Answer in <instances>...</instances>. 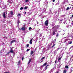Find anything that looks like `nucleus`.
<instances>
[{
    "label": "nucleus",
    "mask_w": 73,
    "mask_h": 73,
    "mask_svg": "<svg viewBox=\"0 0 73 73\" xmlns=\"http://www.w3.org/2000/svg\"><path fill=\"white\" fill-rule=\"evenodd\" d=\"M44 24L46 26H48V20H47L45 22Z\"/></svg>",
    "instance_id": "obj_1"
},
{
    "label": "nucleus",
    "mask_w": 73,
    "mask_h": 73,
    "mask_svg": "<svg viewBox=\"0 0 73 73\" xmlns=\"http://www.w3.org/2000/svg\"><path fill=\"white\" fill-rule=\"evenodd\" d=\"M33 38H32L30 40L29 43L30 44H32V40H33Z\"/></svg>",
    "instance_id": "obj_2"
},
{
    "label": "nucleus",
    "mask_w": 73,
    "mask_h": 73,
    "mask_svg": "<svg viewBox=\"0 0 73 73\" xmlns=\"http://www.w3.org/2000/svg\"><path fill=\"white\" fill-rule=\"evenodd\" d=\"M21 29L22 30V31H25V26L24 27H22Z\"/></svg>",
    "instance_id": "obj_3"
},
{
    "label": "nucleus",
    "mask_w": 73,
    "mask_h": 73,
    "mask_svg": "<svg viewBox=\"0 0 73 73\" xmlns=\"http://www.w3.org/2000/svg\"><path fill=\"white\" fill-rule=\"evenodd\" d=\"M11 50L10 51V53H14V52H13V51L12 50V48H11L10 49Z\"/></svg>",
    "instance_id": "obj_4"
},
{
    "label": "nucleus",
    "mask_w": 73,
    "mask_h": 73,
    "mask_svg": "<svg viewBox=\"0 0 73 73\" xmlns=\"http://www.w3.org/2000/svg\"><path fill=\"white\" fill-rule=\"evenodd\" d=\"M3 17L4 19H5V18H6V16H5V12H3Z\"/></svg>",
    "instance_id": "obj_5"
},
{
    "label": "nucleus",
    "mask_w": 73,
    "mask_h": 73,
    "mask_svg": "<svg viewBox=\"0 0 73 73\" xmlns=\"http://www.w3.org/2000/svg\"><path fill=\"white\" fill-rule=\"evenodd\" d=\"M47 62H46L45 63H44L43 65L41 66L42 67H44V66H46V65H47Z\"/></svg>",
    "instance_id": "obj_6"
},
{
    "label": "nucleus",
    "mask_w": 73,
    "mask_h": 73,
    "mask_svg": "<svg viewBox=\"0 0 73 73\" xmlns=\"http://www.w3.org/2000/svg\"><path fill=\"white\" fill-rule=\"evenodd\" d=\"M67 71H68V70L64 69L63 71V73H66V72H67Z\"/></svg>",
    "instance_id": "obj_7"
},
{
    "label": "nucleus",
    "mask_w": 73,
    "mask_h": 73,
    "mask_svg": "<svg viewBox=\"0 0 73 73\" xmlns=\"http://www.w3.org/2000/svg\"><path fill=\"white\" fill-rule=\"evenodd\" d=\"M16 42V40H13L11 42V44H12V43H13V42Z\"/></svg>",
    "instance_id": "obj_8"
},
{
    "label": "nucleus",
    "mask_w": 73,
    "mask_h": 73,
    "mask_svg": "<svg viewBox=\"0 0 73 73\" xmlns=\"http://www.w3.org/2000/svg\"><path fill=\"white\" fill-rule=\"evenodd\" d=\"M31 61H32V59H30L29 60V62L28 63V64H30V62H31Z\"/></svg>",
    "instance_id": "obj_9"
},
{
    "label": "nucleus",
    "mask_w": 73,
    "mask_h": 73,
    "mask_svg": "<svg viewBox=\"0 0 73 73\" xmlns=\"http://www.w3.org/2000/svg\"><path fill=\"white\" fill-rule=\"evenodd\" d=\"M33 53H34V52H33V51H31V53H30V54L31 55H32V54H33Z\"/></svg>",
    "instance_id": "obj_10"
},
{
    "label": "nucleus",
    "mask_w": 73,
    "mask_h": 73,
    "mask_svg": "<svg viewBox=\"0 0 73 73\" xmlns=\"http://www.w3.org/2000/svg\"><path fill=\"white\" fill-rule=\"evenodd\" d=\"M48 66H49V65H47V66H46L44 68L45 70H46V69H47L48 68L47 67H48Z\"/></svg>",
    "instance_id": "obj_11"
},
{
    "label": "nucleus",
    "mask_w": 73,
    "mask_h": 73,
    "mask_svg": "<svg viewBox=\"0 0 73 73\" xmlns=\"http://www.w3.org/2000/svg\"><path fill=\"white\" fill-rule=\"evenodd\" d=\"M65 68L66 69H68V68H69V66L68 65L66 66H65Z\"/></svg>",
    "instance_id": "obj_12"
},
{
    "label": "nucleus",
    "mask_w": 73,
    "mask_h": 73,
    "mask_svg": "<svg viewBox=\"0 0 73 73\" xmlns=\"http://www.w3.org/2000/svg\"><path fill=\"white\" fill-rule=\"evenodd\" d=\"M61 58L60 57L59 58L58 60V61H60V60H61Z\"/></svg>",
    "instance_id": "obj_13"
},
{
    "label": "nucleus",
    "mask_w": 73,
    "mask_h": 73,
    "mask_svg": "<svg viewBox=\"0 0 73 73\" xmlns=\"http://www.w3.org/2000/svg\"><path fill=\"white\" fill-rule=\"evenodd\" d=\"M28 8V7L27 6H26L24 8V9L25 10Z\"/></svg>",
    "instance_id": "obj_14"
},
{
    "label": "nucleus",
    "mask_w": 73,
    "mask_h": 73,
    "mask_svg": "<svg viewBox=\"0 0 73 73\" xmlns=\"http://www.w3.org/2000/svg\"><path fill=\"white\" fill-rule=\"evenodd\" d=\"M10 13L11 15H13V11H11Z\"/></svg>",
    "instance_id": "obj_15"
},
{
    "label": "nucleus",
    "mask_w": 73,
    "mask_h": 73,
    "mask_svg": "<svg viewBox=\"0 0 73 73\" xmlns=\"http://www.w3.org/2000/svg\"><path fill=\"white\" fill-rule=\"evenodd\" d=\"M52 34V35H55V32H54V31H53Z\"/></svg>",
    "instance_id": "obj_16"
},
{
    "label": "nucleus",
    "mask_w": 73,
    "mask_h": 73,
    "mask_svg": "<svg viewBox=\"0 0 73 73\" xmlns=\"http://www.w3.org/2000/svg\"><path fill=\"white\" fill-rule=\"evenodd\" d=\"M70 8H69V7H67L66 9V11H68V10H69V9H70Z\"/></svg>",
    "instance_id": "obj_17"
},
{
    "label": "nucleus",
    "mask_w": 73,
    "mask_h": 73,
    "mask_svg": "<svg viewBox=\"0 0 73 73\" xmlns=\"http://www.w3.org/2000/svg\"><path fill=\"white\" fill-rule=\"evenodd\" d=\"M53 31L54 32H57V29H54Z\"/></svg>",
    "instance_id": "obj_18"
},
{
    "label": "nucleus",
    "mask_w": 73,
    "mask_h": 73,
    "mask_svg": "<svg viewBox=\"0 0 73 73\" xmlns=\"http://www.w3.org/2000/svg\"><path fill=\"white\" fill-rule=\"evenodd\" d=\"M20 64V61H19L18 63V65H19Z\"/></svg>",
    "instance_id": "obj_19"
},
{
    "label": "nucleus",
    "mask_w": 73,
    "mask_h": 73,
    "mask_svg": "<svg viewBox=\"0 0 73 73\" xmlns=\"http://www.w3.org/2000/svg\"><path fill=\"white\" fill-rule=\"evenodd\" d=\"M45 57H42V58L41 59V60H43V59H45Z\"/></svg>",
    "instance_id": "obj_20"
},
{
    "label": "nucleus",
    "mask_w": 73,
    "mask_h": 73,
    "mask_svg": "<svg viewBox=\"0 0 73 73\" xmlns=\"http://www.w3.org/2000/svg\"><path fill=\"white\" fill-rule=\"evenodd\" d=\"M58 36H59L58 33H57L56 34V37H58Z\"/></svg>",
    "instance_id": "obj_21"
},
{
    "label": "nucleus",
    "mask_w": 73,
    "mask_h": 73,
    "mask_svg": "<svg viewBox=\"0 0 73 73\" xmlns=\"http://www.w3.org/2000/svg\"><path fill=\"white\" fill-rule=\"evenodd\" d=\"M10 51H9V52H8V53H7V54H6V55H8V54H9V53H10Z\"/></svg>",
    "instance_id": "obj_22"
},
{
    "label": "nucleus",
    "mask_w": 73,
    "mask_h": 73,
    "mask_svg": "<svg viewBox=\"0 0 73 73\" xmlns=\"http://www.w3.org/2000/svg\"><path fill=\"white\" fill-rule=\"evenodd\" d=\"M29 1V0H25V3H27Z\"/></svg>",
    "instance_id": "obj_23"
},
{
    "label": "nucleus",
    "mask_w": 73,
    "mask_h": 73,
    "mask_svg": "<svg viewBox=\"0 0 73 73\" xmlns=\"http://www.w3.org/2000/svg\"><path fill=\"white\" fill-rule=\"evenodd\" d=\"M20 10H23V7H21L20 8Z\"/></svg>",
    "instance_id": "obj_24"
},
{
    "label": "nucleus",
    "mask_w": 73,
    "mask_h": 73,
    "mask_svg": "<svg viewBox=\"0 0 73 73\" xmlns=\"http://www.w3.org/2000/svg\"><path fill=\"white\" fill-rule=\"evenodd\" d=\"M72 44V42L71 41L68 44Z\"/></svg>",
    "instance_id": "obj_25"
},
{
    "label": "nucleus",
    "mask_w": 73,
    "mask_h": 73,
    "mask_svg": "<svg viewBox=\"0 0 73 73\" xmlns=\"http://www.w3.org/2000/svg\"><path fill=\"white\" fill-rule=\"evenodd\" d=\"M27 47H29V44H27Z\"/></svg>",
    "instance_id": "obj_26"
},
{
    "label": "nucleus",
    "mask_w": 73,
    "mask_h": 73,
    "mask_svg": "<svg viewBox=\"0 0 73 73\" xmlns=\"http://www.w3.org/2000/svg\"><path fill=\"white\" fill-rule=\"evenodd\" d=\"M56 27V26H55L54 27H53L52 28V29H54V28H55V27Z\"/></svg>",
    "instance_id": "obj_27"
},
{
    "label": "nucleus",
    "mask_w": 73,
    "mask_h": 73,
    "mask_svg": "<svg viewBox=\"0 0 73 73\" xmlns=\"http://www.w3.org/2000/svg\"><path fill=\"white\" fill-rule=\"evenodd\" d=\"M55 45H56V44H54L52 46V48H53V47H54V46H55Z\"/></svg>",
    "instance_id": "obj_28"
},
{
    "label": "nucleus",
    "mask_w": 73,
    "mask_h": 73,
    "mask_svg": "<svg viewBox=\"0 0 73 73\" xmlns=\"http://www.w3.org/2000/svg\"><path fill=\"white\" fill-rule=\"evenodd\" d=\"M20 23V21H19V20H18V24H19V23Z\"/></svg>",
    "instance_id": "obj_29"
},
{
    "label": "nucleus",
    "mask_w": 73,
    "mask_h": 73,
    "mask_svg": "<svg viewBox=\"0 0 73 73\" xmlns=\"http://www.w3.org/2000/svg\"><path fill=\"white\" fill-rule=\"evenodd\" d=\"M29 50H30V49H27V52H28V51H29Z\"/></svg>",
    "instance_id": "obj_30"
},
{
    "label": "nucleus",
    "mask_w": 73,
    "mask_h": 73,
    "mask_svg": "<svg viewBox=\"0 0 73 73\" xmlns=\"http://www.w3.org/2000/svg\"><path fill=\"white\" fill-rule=\"evenodd\" d=\"M72 17H73V15H72V17H70V19H71V20L72 19Z\"/></svg>",
    "instance_id": "obj_31"
},
{
    "label": "nucleus",
    "mask_w": 73,
    "mask_h": 73,
    "mask_svg": "<svg viewBox=\"0 0 73 73\" xmlns=\"http://www.w3.org/2000/svg\"><path fill=\"white\" fill-rule=\"evenodd\" d=\"M31 29H32V28L30 27L29 28V30H31Z\"/></svg>",
    "instance_id": "obj_32"
},
{
    "label": "nucleus",
    "mask_w": 73,
    "mask_h": 73,
    "mask_svg": "<svg viewBox=\"0 0 73 73\" xmlns=\"http://www.w3.org/2000/svg\"><path fill=\"white\" fill-rule=\"evenodd\" d=\"M55 25H54L52 24V25H52V27H53V26H54Z\"/></svg>",
    "instance_id": "obj_33"
},
{
    "label": "nucleus",
    "mask_w": 73,
    "mask_h": 73,
    "mask_svg": "<svg viewBox=\"0 0 73 73\" xmlns=\"http://www.w3.org/2000/svg\"><path fill=\"white\" fill-rule=\"evenodd\" d=\"M5 73H9V72H5Z\"/></svg>",
    "instance_id": "obj_34"
},
{
    "label": "nucleus",
    "mask_w": 73,
    "mask_h": 73,
    "mask_svg": "<svg viewBox=\"0 0 73 73\" xmlns=\"http://www.w3.org/2000/svg\"><path fill=\"white\" fill-rule=\"evenodd\" d=\"M56 0H52V2H54Z\"/></svg>",
    "instance_id": "obj_35"
},
{
    "label": "nucleus",
    "mask_w": 73,
    "mask_h": 73,
    "mask_svg": "<svg viewBox=\"0 0 73 73\" xmlns=\"http://www.w3.org/2000/svg\"><path fill=\"white\" fill-rule=\"evenodd\" d=\"M72 24V25H73V21H72V23H71Z\"/></svg>",
    "instance_id": "obj_36"
},
{
    "label": "nucleus",
    "mask_w": 73,
    "mask_h": 73,
    "mask_svg": "<svg viewBox=\"0 0 73 73\" xmlns=\"http://www.w3.org/2000/svg\"><path fill=\"white\" fill-rule=\"evenodd\" d=\"M23 60H24V57L22 58V61H23Z\"/></svg>",
    "instance_id": "obj_37"
},
{
    "label": "nucleus",
    "mask_w": 73,
    "mask_h": 73,
    "mask_svg": "<svg viewBox=\"0 0 73 73\" xmlns=\"http://www.w3.org/2000/svg\"><path fill=\"white\" fill-rule=\"evenodd\" d=\"M18 15L19 16H21V14L20 13L18 14Z\"/></svg>",
    "instance_id": "obj_38"
},
{
    "label": "nucleus",
    "mask_w": 73,
    "mask_h": 73,
    "mask_svg": "<svg viewBox=\"0 0 73 73\" xmlns=\"http://www.w3.org/2000/svg\"><path fill=\"white\" fill-rule=\"evenodd\" d=\"M64 20V19H62V20H60V21L61 22H62V21H63Z\"/></svg>",
    "instance_id": "obj_39"
},
{
    "label": "nucleus",
    "mask_w": 73,
    "mask_h": 73,
    "mask_svg": "<svg viewBox=\"0 0 73 73\" xmlns=\"http://www.w3.org/2000/svg\"><path fill=\"white\" fill-rule=\"evenodd\" d=\"M70 70H71V72L73 71V70L72 69H70Z\"/></svg>",
    "instance_id": "obj_40"
},
{
    "label": "nucleus",
    "mask_w": 73,
    "mask_h": 73,
    "mask_svg": "<svg viewBox=\"0 0 73 73\" xmlns=\"http://www.w3.org/2000/svg\"><path fill=\"white\" fill-rule=\"evenodd\" d=\"M59 49H60V48H57V50H59Z\"/></svg>",
    "instance_id": "obj_41"
},
{
    "label": "nucleus",
    "mask_w": 73,
    "mask_h": 73,
    "mask_svg": "<svg viewBox=\"0 0 73 73\" xmlns=\"http://www.w3.org/2000/svg\"><path fill=\"white\" fill-rule=\"evenodd\" d=\"M57 60H55V63H56L57 62Z\"/></svg>",
    "instance_id": "obj_42"
},
{
    "label": "nucleus",
    "mask_w": 73,
    "mask_h": 73,
    "mask_svg": "<svg viewBox=\"0 0 73 73\" xmlns=\"http://www.w3.org/2000/svg\"><path fill=\"white\" fill-rule=\"evenodd\" d=\"M25 14H26L27 13V12H25L24 13Z\"/></svg>",
    "instance_id": "obj_43"
},
{
    "label": "nucleus",
    "mask_w": 73,
    "mask_h": 73,
    "mask_svg": "<svg viewBox=\"0 0 73 73\" xmlns=\"http://www.w3.org/2000/svg\"><path fill=\"white\" fill-rule=\"evenodd\" d=\"M43 61H44V60H42L41 61V62H43Z\"/></svg>",
    "instance_id": "obj_44"
},
{
    "label": "nucleus",
    "mask_w": 73,
    "mask_h": 73,
    "mask_svg": "<svg viewBox=\"0 0 73 73\" xmlns=\"http://www.w3.org/2000/svg\"><path fill=\"white\" fill-rule=\"evenodd\" d=\"M72 48H73V45L71 46Z\"/></svg>",
    "instance_id": "obj_45"
},
{
    "label": "nucleus",
    "mask_w": 73,
    "mask_h": 73,
    "mask_svg": "<svg viewBox=\"0 0 73 73\" xmlns=\"http://www.w3.org/2000/svg\"><path fill=\"white\" fill-rule=\"evenodd\" d=\"M36 2H38V1H36Z\"/></svg>",
    "instance_id": "obj_46"
},
{
    "label": "nucleus",
    "mask_w": 73,
    "mask_h": 73,
    "mask_svg": "<svg viewBox=\"0 0 73 73\" xmlns=\"http://www.w3.org/2000/svg\"><path fill=\"white\" fill-rule=\"evenodd\" d=\"M37 24H38V22H37Z\"/></svg>",
    "instance_id": "obj_47"
},
{
    "label": "nucleus",
    "mask_w": 73,
    "mask_h": 73,
    "mask_svg": "<svg viewBox=\"0 0 73 73\" xmlns=\"http://www.w3.org/2000/svg\"><path fill=\"white\" fill-rule=\"evenodd\" d=\"M56 73H58V72H57Z\"/></svg>",
    "instance_id": "obj_48"
}]
</instances>
